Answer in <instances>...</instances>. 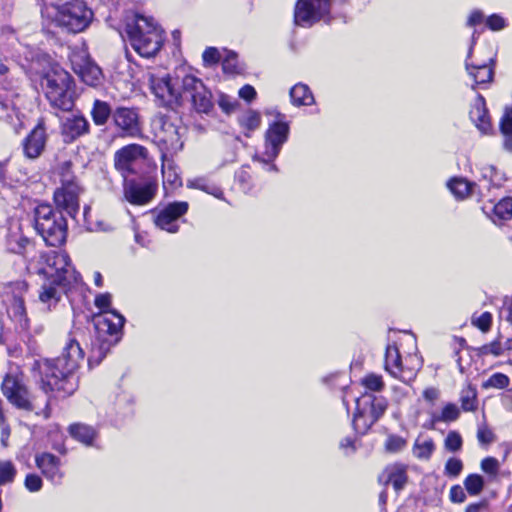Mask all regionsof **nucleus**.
I'll return each mask as SVG.
<instances>
[{"label":"nucleus","instance_id":"31","mask_svg":"<svg viewBox=\"0 0 512 512\" xmlns=\"http://www.w3.org/2000/svg\"><path fill=\"white\" fill-rule=\"evenodd\" d=\"M290 98L295 106H308L314 102V97L309 87L302 83H298L290 89Z\"/></svg>","mask_w":512,"mask_h":512},{"label":"nucleus","instance_id":"20","mask_svg":"<svg viewBox=\"0 0 512 512\" xmlns=\"http://www.w3.org/2000/svg\"><path fill=\"white\" fill-rule=\"evenodd\" d=\"M188 208L189 205L186 201H175L169 203L157 213L154 223L162 230L169 233H176L179 229L176 221L187 213Z\"/></svg>","mask_w":512,"mask_h":512},{"label":"nucleus","instance_id":"49","mask_svg":"<svg viewBox=\"0 0 512 512\" xmlns=\"http://www.w3.org/2000/svg\"><path fill=\"white\" fill-rule=\"evenodd\" d=\"M463 440L461 435L457 431H449L445 440L444 447L449 452H457L461 450Z\"/></svg>","mask_w":512,"mask_h":512},{"label":"nucleus","instance_id":"37","mask_svg":"<svg viewBox=\"0 0 512 512\" xmlns=\"http://www.w3.org/2000/svg\"><path fill=\"white\" fill-rule=\"evenodd\" d=\"M413 455L420 460H429L435 450L434 441L430 438L423 442L418 439L413 445Z\"/></svg>","mask_w":512,"mask_h":512},{"label":"nucleus","instance_id":"1","mask_svg":"<svg viewBox=\"0 0 512 512\" xmlns=\"http://www.w3.org/2000/svg\"><path fill=\"white\" fill-rule=\"evenodd\" d=\"M84 351L78 341L70 338L60 356L36 361L41 376V389L50 397L65 399L79 387L77 374Z\"/></svg>","mask_w":512,"mask_h":512},{"label":"nucleus","instance_id":"46","mask_svg":"<svg viewBox=\"0 0 512 512\" xmlns=\"http://www.w3.org/2000/svg\"><path fill=\"white\" fill-rule=\"evenodd\" d=\"M504 350V345H502L500 339L498 338L491 343L484 344L477 348V354L479 356L493 355L497 357L500 356Z\"/></svg>","mask_w":512,"mask_h":512},{"label":"nucleus","instance_id":"7","mask_svg":"<svg viewBox=\"0 0 512 512\" xmlns=\"http://www.w3.org/2000/svg\"><path fill=\"white\" fill-rule=\"evenodd\" d=\"M35 273L45 281L65 277L69 283L77 284L81 278L72 266L68 254L59 251L41 253L35 265Z\"/></svg>","mask_w":512,"mask_h":512},{"label":"nucleus","instance_id":"53","mask_svg":"<svg viewBox=\"0 0 512 512\" xmlns=\"http://www.w3.org/2000/svg\"><path fill=\"white\" fill-rule=\"evenodd\" d=\"M492 319V314L490 312H483L476 320H473V324L485 333L490 330Z\"/></svg>","mask_w":512,"mask_h":512},{"label":"nucleus","instance_id":"62","mask_svg":"<svg viewBox=\"0 0 512 512\" xmlns=\"http://www.w3.org/2000/svg\"><path fill=\"white\" fill-rule=\"evenodd\" d=\"M439 395L440 391L435 387H429L423 391V398L431 404L439 398Z\"/></svg>","mask_w":512,"mask_h":512},{"label":"nucleus","instance_id":"44","mask_svg":"<svg viewBox=\"0 0 512 512\" xmlns=\"http://www.w3.org/2000/svg\"><path fill=\"white\" fill-rule=\"evenodd\" d=\"M495 215L501 220H509L512 217V197L501 199L494 206Z\"/></svg>","mask_w":512,"mask_h":512},{"label":"nucleus","instance_id":"30","mask_svg":"<svg viewBox=\"0 0 512 512\" xmlns=\"http://www.w3.org/2000/svg\"><path fill=\"white\" fill-rule=\"evenodd\" d=\"M385 369L393 377H399L402 372V360L396 345H387L385 352Z\"/></svg>","mask_w":512,"mask_h":512},{"label":"nucleus","instance_id":"42","mask_svg":"<svg viewBox=\"0 0 512 512\" xmlns=\"http://www.w3.org/2000/svg\"><path fill=\"white\" fill-rule=\"evenodd\" d=\"M461 408L465 412H472L477 409V393L474 388L469 387L463 390L460 396Z\"/></svg>","mask_w":512,"mask_h":512},{"label":"nucleus","instance_id":"38","mask_svg":"<svg viewBox=\"0 0 512 512\" xmlns=\"http://www.w3.org/2000/svg\"><path fill=\"white\" fill-rule=\"evenodd\" d=\"M485 486L484 478L480 474H469L464 480V487L470 496L479 495Z\"/></svg>","mask_w":512,"mask_h":512},{"label":"nucleus","instance_id":"52","mask_svg":"<svg viewBox=\"0 0 512 512\" xmlns=\"http://www.w3.org/2000/svg\"><path fill=\"white\" fill-rule=\"evenodd\" d=\"M43 485L42 478L34 473L27 474L24 481L25 488L30 492H38Z\"/></svg>","mask_w":512,"mask_h":512},{"label":"nucleus","instance_id":"19","mask_svg":"<svg viewBox=\"0 0 512 512\" xmlns=\"http://www.w3.org/2000/svg\"><path fill=\"white\" fill-rule=\"evenodd\" d=\"M11 285L13 287L14 295L7 310L8 314L15 322L17 329L21 332H27L30 326V321L27 317L25 302L21 293L27 291L28 284L25 281H16Z\"/></svg>","mask_w":512,"mask_h":512},{"label":"nucleus","instance_id":"58","mask_svg":"<svg viewBox=\"0 0 512 512\" xmlns=\"http://www.w3.org/2000/svg\"><path fill=\"white\" fill-rule=\"evenodd\" d=\"M477 439L480 444L488 445L494 441V434L489 428L482 426L478 428Z\"/></svg>","mask_w":512,"mask_h":512},{"label":"nucleus","instance_id":"36","mask_svg":"<svg viewBox=\"0 0 512 512\" xmlns=\"http://www.w3.org/2000/svg\"><path fill=\"white\" fill-rule=\"evenodd\" d=\"M29 244L30 239L21 232H11L7 237L8 249L15 254H23Z\"/></svg>","mask_w":512,"mask_h":512},{"label":"nucleus","instance_id":"9","mask_svg":"<svg viewBox=\"0 0 512 512\" xmlns=\"http://www.w3.org/2000/svg\"><path fill=\"white\" fill-rule=\"evenodd\" d=\"M149 152L140 144H128L114 153V167L124 180L141 175L142 168L149 162Z\"/></svg>","mask_w":512,"mask_h":512},{"label":"nucleus","instance_id":"21","mask_svg":"<svg viewBox=\"0 0 512 512\" xmlns=\"http://www.w3.org/2000/svg\"><path fill=\"white\" fill-rule=\"evenodd\" d=\"M75 284L69 283L67 278H57L52 281L42 280L41 289L39 291V301L46 305L47 310L55 307L62 298Z\"/></svg>","mask_w":512,"mask_h":512},{"label":"nucleus","instance_id":"22","mask_svg":"<svg viewBox=\"0 0 512 512\" xmlns=\"http://www.w3.org/2000/svg\"><path fill=\"white\" fill-rule=\"evenodd\" d=\"M82 191L80 186L59 187L55 190L53 200L56 205L57 211L66 213L71 218L75 219L79 212V195Z\"/></svg>","mask_w":512,"mask_h":512},{"label":"nucleus","instance_id":"60","mask_svg":"<svg viewBox=\"0 0 512 512\" xmlns=\"http://www.w3.org/2000/svg\"><path fill=\"white\" fill-rule=\"evenodd\" d=\"M235 62H236V54L234 52H230L222 63L223 71L225 73H235L236 72Z\"/></svg>","mask_w":512,"mask_h":512},{"label":"nucleus","instance_id":"28","mask_svg":"<svg viewBox=\"0 0 512 512\" xmlns=\"http://www.w3.org/2000/svg\"><path fill=\"white\" fill-rule=\"evenodd\" d=\"M494 63V59L491 58L489 60V64H471L468 62V59L465 61V68L468 74L473 78L475 84L472 85V89H476V85L486 84L493 80L494 70L492 64Z\"/></svg>","mask_w":512,"mask_h":512},{"label":"nucleus","instance_id":"41","mask_svg":"<svg viewBox=\"0 0 512 512\" xmlns=\"http://www.w3.org/2000/svg\"><path fill=\"white\" fill-rule=\"evenodd\" d=\"M16 475L17 469L11 461H0V486L12 483Z\"/></svg>","mask_w":512,"mask_h":512},{"label":"nucleus","instance_id":"18","mask_svg":"<svg viewBox=\"0 0 512 512\" xmlns=\"http://www.w3.org/2000/svg\"><path fill=\"white\" fill-rule=\"evenodd\" d=\"M157 187L154 179L149 178L143 182L127 179L123 183L124 197L130 204L145 205L154 198Z\"/></svg>","mask_w":512,"mask_h":512},{"label":"nucleus","instance_id":"4","mask_svg":"<svg viewBox=\"0 0 512 512\" xmlns=\"http://www.w3.org/2000/svg\"><path fill=\"white\" fill-rule=\"evenodd\" d=\"M41 86L49 104L61 111H71L75 105L73 77L61 67H53L44 74Z\"/></svg>","mask_w":512,"mask_h":512},{"label":"nucleus","instance_id":"45","mask_svg":"<svg viewBox=\"0 0 512 512\" xmlns=\"http://www.w3.org/2000/svg\"><path fill=\"white\" fill-rule=\"evenodd\" d=\"M192 187L202 190L208 194L213 195L216 198H222L223 191L220 187L215 184L209 183L203 178L196 179L191 184Z\"/></svg>","mask_w":512,"mask_h":512},{"label":"nucleus","instance_id":"59","mask_svg":"<svg viewBox=\"0 0 512 512\" xmlns=\"http://www.w3.org/2000/svg\"><path fill=\"white\" fill-rule=\"evenodd\" d=\"M486 25L489 29L498 31L505 27V20L498 14H492L487 18Z\"/></svg>","mask_w":512,"mask_h":512},{"label":"nucleus","instance_id":"26","mask_svg":"<svg viewBox=\"0 0 512 512\" xmlns=\"http://www.w3.org/2000/svg\"><path fill=\"white\" fill-rule=\"evenodd\" d=\"M36 466L41 470L42 474L52 483L59 484L63 478L60 470V459L52 453H41L35 457Z\"/></svg>","mask_w":512,"mask_h":512},{"label":"nucleus","instance_id":"32","mask_svg":"<svg viewBox=\"0 0 512 512\" xmlns=\"http://www.w3.org/2000/svg\"><path fill=\"white\" fill-rule=\"evenodd\" d=\"M69 433L74 439L88 446L92 444L96 436L93 427L79 423L70 425Z\"/></svg>","mask_w":512,"mask_h":512},{"label":"nucleus","instance_id":"5","mask_svg":"<svg viewBox=\"0 0 512 512\" xmlns=\"http://www.w3.org/2000/svg\"><path fill=\"white\" fill-rule=\"evenodd\" d=\"M49 16L55 26L71 34L85 31L94 19L93 10L83 0H66L52 4Z\"/></svg>","mask_w":512,"mask_h":512},{"label":"nucleus","instance_id":"25","mask_svg":"<svg viewBox=\"0 0 512 512\" xmlns=\"http://www.w3.org/2000/svg\"><path fill=\"white\" fill-rule=\"evenodd\" d=\"M61 136L65 143H73L90 133V123L82 114H73L61 121Z\"/></svg>","mask_w":512,"mask_h":512},{"label":"nucleus","instance_id":"3","mask_svg":"<svg viewBox=\"0 0 512 512\" xmlns=\"http://www.w3.org/2000/svg\"><path fill=\"white\" fill-rule=\"evenodd\" d=\"M125 32L133 49L146 58L156 55L164 41L163 30L155 20L139 13L127 19Z\"/></svg>","mask_w":512,"mask_h":512},{"label":"nucleus","instance_id":"6","mask_svg":"<svg viewBox=\"0 0 512 512\" xmlns=\"http://www.w3.org/2000/svg\"><path fill=\"white\" fill-rule=\"evenodd\" d=\"M33 218L34 228L47 246L60 247L66 242L68 225L61 211L42 203L34 208Z\"/></svg>","mask_w":512,"mask_h":512},{"label":"nucleus","instance_id":"47","mask_svg":"<svg viewBox=\"0 0 512 512\" xmlns=\"http://www.w3.org/2000/svg\"><path fill=\"white\" fill-rule=\"evenodd\" d=\"M463 462L456 457H450L444 466V474L449 478H457L463 470Z\"/></svg>","mask_w":512,"mask_h":512},{"label":"nucleus","instance_id":"27","mask_svg":"<svg viewBox=\"0 0 512 512\" xmlns=\"http://www.w3.org/2000/svg\"><path fill=\"white\" fill-rule=\"evenodd\" d=\"M469 116L482 134L489 135L493 132L488 109L486 108L485 98L481 94H477L472 109L469 112Z\"/></svg>","mask_w":512,"mask_h":512},{"label":"nucleus","instance_id":"17","mask_svg":"<svg viewBox=\"0 0 512 512\" xmlns=\"http://www.w3.org/2000/svg\"><path fill=\"white\" fill-rule=\"evenodd\" d=\"M113 124L122 137H138L142 133V125L138 108L117 106L114 109Z\"/></svg>","mask_w":512,"mask_h":512},{"label":"nucleus","instance_id":"64","mask_svg":"<svg viewBox=\"0 0 512 512\" xmlns=\"http://www.w3.org/2000/svg\"><path fill=\"white\" fill-rule=\"evenodd\" d=\"M483 20V14L479 10L473 11L467 21L468 26H475L477 24H480Z\"/></svg>","mask_w":512,"mask_h":512},{"label":"nucleus","instance_id":"23","mask_svg":"<svg viewBox=\"0 0 512 512\" xmlns=\"http://www.w3.org/2000/svg\"><path fill=\"white\" fill-rule=\"evenodd\" d=\"M74 72L89 86L96 87L102 83V70L89 57L75 55L71 59Z\"/></svg>","mask_w":512,"mask_h":512},{"label":"nucleus","instance_id":"50","mask_svg":"<svg viewBox=\"0 0 512 512\" xmlns=\"http://www.w3.org/2000/svg\"><path fill=\"white\" fill-rule=\"evenodd\" d=\"M362 384L371 392H379L384 388L381 376L369 374L362 379Z\"/></svg>","mask_w":512,"mask_h":512},{"label":"nucleus","instance_id":"48","mask_svg":"<svg viewBox=\"0 0 512 512\" xmlns=\"http://www.w3.org/2000/svg\"><path fill=\"white\" fill-rule=\"evenodd\" d=\"M407 445L406 439L399 435L391 434L385 441V450L389 453H398Z\"/></svg>","mask_w":512,"mask_h":512},{"label":"nucleus","instance_id":"33","mask_svg":"<svg viewBox=\"0 0 512 512\" xmlns=\"http://www.w3.org/2000/svg\"><path fill=\"white\" fill-rule=\"evenodd\" d=\"M239 125L246 129L244 135L246 137L251 136V132L259 128L261 124V115L258 111L248 110L245 114L238 117Z\"/></svg>","mask_w":512,"mask_h":512},{"label":"nucleus","instance_id":"2","mask_svg":"<svg viewBox=\"0 0 512 512\" xmlns=\"http://www.w3.org/2000/svg\"><path fill=\"white\" fill-rule=\"evenodd\" d=\"M111 298V294L103 293L97 295L94 300L101 314L94 317L95 337L91 343L89 365H99L121 338L125 317L111 308Z\"/></svg>","mask_w":512,"mask_h":512},{"label":"nucleus","instance_id":"56","mask_svg":"<svg viewBox=\"0 0 512 512\" xmlns=\"http://www.w3.org/2000/svg\"><path fill=\"white\" fill-rule=\"evenodd\" d=\"M218 105L226 114H230L234 111L237 101H233L232 98L226 94H221L218 99Z\"/></svg>","mask_w":512,"mask_h":512},{"label":"nucleus","instance_id":"43","mask_svg":"<svg viewBox=\"0 0 512 512\" xmlns=\"http://www.w3.org/2000/svg\"><path fill=\"white\" fill-rule=\"evenodd\" d=\"M510 379L507 375L497 372L492 374L487 380L482 383L483 389L495 388L505 389L509 386Z\"/></svg>","mask_w":512,"mask_h":512},{"label":"nucleus","instance_id":"35","mask_svg":"<svg viewBox=\"0 0 512 512\" xmlns=\"http://www.w3.org/2000/svg\"><path fill=\"white\" fill-rule=\"evenodd\" d=\"M407 482L408 475L404 466L397 465L390 470L387 483H391L396 492H400Z\"/></svg>","mask_w":512,"mask_h":512},{"label":"nucleus","instance_id":"57","mask_svg":"<svg viewBox=\"0 0 512 512\" xmlns=\"http://www.w3.org/2000/svg\"><path fill=\"white\" fill-rule=\"evenodd\" d=\"M449 499L452 503H463L466 500L464 489L460 485H453L450 488Z\"/></svg>","mask_w":512,"mask_h":512},{"label":"nucleus","instance_id":"12","mask_svg":"<svg viewBox=\"0 0 512 512\" xmlns=\"http://www.w3.org/2000/svg\"><path fill=\"white\" fill-rule=\"evenodd\" d=\"M152 93L159 106L175 111L182 103V89L178 87V79L170 75L152 77L150 80Z\"/></svg>","mask_w":512,"mask_h":512},{"label":"nucleus","instance_id":"55","mask_svg":"<svg viewBox=\"0 0 512 512\" xmlns=\"http://www.w3.org/2000/svg\"><path fill=\"white\" fill-rule=\"evenodd\" d=\"M481 469L490 475H496L499 469V462L494 457H486L481 461Z\"/></svg>","mask_w":512,"mask_h":512},{"label":"nucleus","instance_id":"16","mask_svg":"<svg viewBox=\"0 0 512 512\" xmlns=\"http://www.w3.org/2000/svg\"><path fill=\"white\" fill-rule=\"evenodd\" d=\"M289 132V123L286 121L278 120L270 123L265 132V155L267 159L257 157V160L265 164L273 162L279 155L284 143L288 140Z\"/></svg>","mask_w":512,"mask_h":512},{"label":"nucleus","instance_id":"39","mask_svg":"<svg viewBox=\"0 0 512 512\" xmlns=\"http://www.w3.org/2000/svg\"><path fill=\"white\" fill-rule=\"evenodd\" d=\"M61 187L80 186L72 171L71 161H64L59 165Z\"/></svg>","mask_w":512,"mask_h":512},{"label":"nucleus","instance_id":"8","mask_svg":"<svg viewBox=\"0 0 512 512\" xmlns=\"http://www.w3.org/2000/svg\"><path fill=\"white\" fill-rule=\"evenodd\" d=\"M155 138L163 145V149L170 154L182 150L187 127L179 117L159 114L152 121Z\"/></svg>","mask_w":512,"mask_h":512},{"label":"nucleus","instance_id":"29","mask_svg":"<svg viewBox=\"0 0 512 512\" xmlns=\"http://www.w3.org/2000/svg\"><path fill=\"white\" fill-rule=\"evenodd\" d=\"M90 114L95 125L103 126L110 118L113 119L114 109L108 102L96 99Z\"/></svg>","mask_w":512,"mask_h":512},{"label":"nucleus","instance_id":"61","mask_svg":"<svg viewBox=\"0 0 512 512\" xmlns=\"http://www.w3.org/2000/svg\"><path fill=\"white\" fill-rule=\"evenodd\" d=\"M256 90L253 86L246 84L239 90V97L247 102H251L256 98Z\"/></svg>","mask_w":512,"mask_h":512},{"label":"nucleus","instance_id":"63","mask_svg":"<svg viewBox=\"0 0 512 512\" xmlns=\"http://www.w3.org/2000/svg\"><path fill=\"white\" fill-rule=\"evenodd\" d=\"M487 507H488L487 500H482L477 503L469 504L466 507L465 512H481V510L486 509Z\"/></svg>","mask_w":512,"mask_h":512},{"label":"nucleus","instance_id":"15","mask_svg":"<svg viewBox=\"0 0 512 512\" xmlns=\"http://www.w3.org/2000/svg\"><path fill=\"white\" fill-rule=\"evenodd\" d=\"M329 0H298L294 11L297 26L309 28L329 13Z\"/></svg>","mask_w":512,"mask_h":512},{"label":"nucleus","instance_id":"24","mask_svg":"<svg viewBox=\"0 0 512 512\" xmlns=\"http://www.w3.org/2000/svg\"><path fill=\"white\" fill-rule=\"evenodd\" d=\"M47 138L45 123L40 120L22 141L24 156L28 159L40 157L46 147Z\"/></svg>","mask_w":512,"mask_h":512},{"label":"nucleus","instance_id":"11","mask_svg":"<svg viewBox=\"0 0 512 512\" xmlns=\"http://www.w3.org/2000/svg\"><path fill=\"white\" fill-rule=\"evenodd\" d=\"M181 87L183 95L189 98L196 113L210 115L213 112L212 93L200 78L187 74L182 78Z\"/></svg>","mask_w":512,"mask_h":512},{"label":"nucleus","instance_id":"51","mask_svg":"<svg viewBox=\"0 0 512 512\" xmlns=\"http://www.w3.org/2000/svg\"><path fill=\"white\" fill-rule=\"evenodd\" d=\"M502 135L512 134V107H506L499 122Z\"/></svg>","mask_w":512,"mask_h":512},{"label":"nucleus","instance_id":"10","mask_svg":"<svg viewBox=\"0 0 512 512\" xmlns=\"http://www.w3.org/2000/svg\"><path fill=\"white\" fill-rule=\"evenodd\" d=\"M387 407L388 401L383 396H376L371 392L363 393L356 399V412L353 419L355 429L359 428V422L363 419L362 432H366L384 415Z\"/></svg>","mask_w":512,"mask_h":512},{"label":"nucleus","instance_id":"13","mask_svg":"<svg viewBox=\"0 0 512 512\" xmlns=\"http://www.w3.org/2000/svg\"><path fill=\"white\" fill-rule=\"evenodd\" d=\"M152 93L159 106L175 111L182 103V89L178 87V79L170 75L152 77L150 80Z\"/></svg>","mask_w":512,"mask_h":512},{"label":"nucleus","instance_id":"54","mask_svg":"<svg viewBox=\"0 0 512 512\" xmlns=\"http://www.w3.org/2000/svg\"><path fill=\"white\" fill-rule=\"evenodd\" d=\"M205 65H213L220 61V53L215 47H207L202 54Z\"/></svg>","mask_w":512,"mask_h":512},{"label":"nucleus","instance_id":"34","mask_svg":"<svg viewBox=\"0 0 512 512\" xmlns=\"http://www.w3.org/2000/svg\"><path fill=\"white\" fill-rule=\"evenodd\" d=\"M460 416V409L454 403H447L440 414H432L431 423L428 428H434L437 422H453Z\"/></svg>","mask_w":512,"mask_h":512},{"label":"nucleus","instance_id":"40","mask_svg":"<svg viewBox=\"0 0 512 512\" xmlns=\"http://www.w3.org/2000/svg\"><path fill=\"white\" fill-rule=\"evenodd\" d=\"M472 185L463 178H453L448 182L450 191L459 199H463L470 194Z\"/></svg>","mask_w":512,"mask_h":512},{"label":"nucleus","instance_id":"14","mask_svg":"<svg viewBox=\"0 0 512 512\" xmlns=\"http://www.w3.org/2000/svg\"><path fill=\"white\" fill-rule=\"evenodd\" d=\"M1 390L7 400L16 408L28 412L34 410V405L31 401L30 393L24 384L22 374H6L1 384Z\"/></svg>","mask_w":512,"mask_h":512}]
</instances>
